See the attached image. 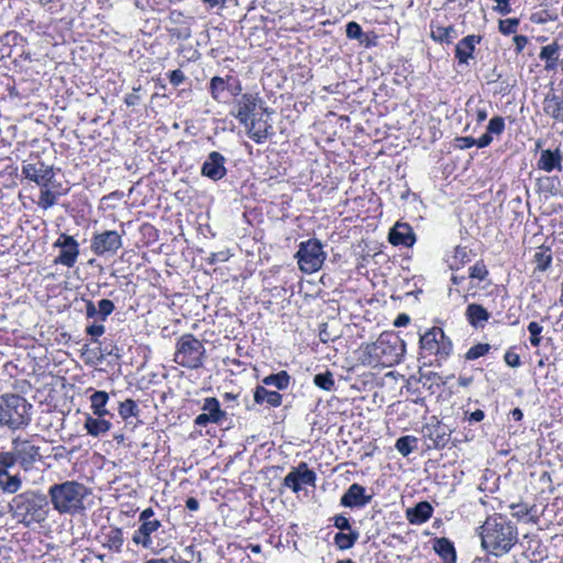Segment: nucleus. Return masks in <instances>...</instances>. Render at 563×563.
I'll return each instance as SVG.
<instances>
[{
	"mask_svg": "<svg viewBox=\"0 0 563 563\" xmlns=\"http://www.w3.org/2000/svg\"><path fill=\"white\" fill-rule=\"evenodd\" d=\"M482 547L495 556H501L518 542L516 525L501 515L488 516L481 526Z\"/></svg>",
	"mask_w": 563,
	"mask_h": 563,
	"instance_id": "f257e3e1",
	"label": "nucleus"
},
{
	"mask_svg": "<svg viewBox=\"0 0 563 563\" xmlns=\"http://www.w3.org/2000/svg\"><path fill=\"white\" fill-rule=\"evenodd\" d=\"M9 508L12 517L24 527L43 523L51 511L47 495L34 489L15 495Z\"/></svg>",
	"mask_w": 563,
	"mask_h": 563,
	"instance_id": "f03ea898",
	"label": "nucleus"
},
{
	"mask_svg": "<svg viewBox=\"0 0 563 563\" xmlns=\"http://www.w3.org/2000/svg\"><path fill=\"white\" fill-rule=\"evenodd\" d=\"M88 495L89 489L76 481L53 484L47 493L48 501L60 515H76L84 511V499Z\"/></svg>",
	"mask_w": 563,
	"mask_h": 563,
	"instance_id": "7ed1b4c3",
	"label": "nucleus"
},
{
	"mask_svg": "<svg viewBox=\"0 0 563 563\" xmlns=\"http://www.w3.org/2000/svg\"><path fill=\"white\" fill-rule=\"evenodd\" d=\"M139 528L132 536V541L136 545L153 551H162L168 545L166 531L162 529L163 525L155 516L153 508L148 507L139 515Z\"/></svg>",
	"mask_w": 563,
	"mask_h": 563,
	"instance_id": "20e7f679",
	"label": "nucleus"
},
{
	"mask_svg": "<svg viewBox=\"0 0 563 563\" xmlns=\"http://www.w3.org/2000/svg\"><path fill=\"white\" fill-rule=\"evenodd\" d=\"M31 408L32 405L18 394L0 395V427L11 431L26 428L32 420Z\"/></svg>",
	"mask_w": 563,
	"mask_h": 563,
	"instance_id": "39448f33",
	"label": "nucleus"
},
{
	"mask_svg": "<svg viewBox=\"0 0 563 563\" xmlns=\"http://www.w3.org/2000/svg\"><path fill=\"white\" fill-rule=\"evenodd\" d=\"M404 352V341L394 333H382L375 343L367 346L368 355L383 365L398 363Z\"/></svg>",
	"mask_w": 563,
	"mask_h": 563,
	"instance_id": "423d86ee",
	"label": "nucleus"
},
{
	"mask_svg": "<svg viewBox=\"0 0 563 563\" xmlns=\"http://www.w3.org/2000/svg\"><path fill=\"white\" fill-rule=\"evenodd\" d=\"M206 349L192 334L181 335L176 344L174 361L184 367L196 369L202 366Z\"/></svg>",
	"mask_w": 563,
	"mask_h": 563,
	"instance_id": "0eeeda50",
	"label": "nucleus"
},
{
	"mask_svg": "<svg viewBox=\"0 0 563 563\" xmlns=\"http://www.w3.org/2000/svg\"><path fill=\"white\" fill-rule=\"evenodd\" d=\"M296 258L300 271L306 274H311L322 267L327 254L323 251L322 243L318 239H310L299 244Z\"/></svg>",
	"mask_w": 563,
	"mask_h": 563,
	"instance_id": "6e6552de",
	"label": "nucleus"
},
{
	"mask_svg": "<svg viewBox=\"0 0 563 563\" xmlns=\"http://www.w3.org/2000/svg\"><path fill=\"white\" fill-rule=\"evenodd\" d=\"M262 110L263 113L269 115L272 111L264 107V101L260 98L258 93H242L234 100L231 114L242 124H246L253 117L257 115L256 110Z\"/></svg>",
	"mask_w": 563,
	"mask_h": 563,
	"instance_id": "1a4fd4ad",
	"label": "nucleus"
},
{
	"mask_svg": "<svg viewBox=\"0 0 563 563\" xmlns=\"http://www.w3.org/2000/svg\"><path fill=\"white\" fill-rule=\"evenodd\" d=\"M420 349L442 360L452 353L453 344L441 328L434 327L420 336Z\"/></svg>",
	"mask_w": 563,
	"mask_h": 563,
	"instance_id": "9d476101",
	"label": "nucleus"
},
{
	"mask_svg": "<svg viewBox=\"0 0 563 563\" xmlns=\"http://www.w3.org/2000/svg\"><path fill=\"white\" fill-rule=\"evenodd\" d=\"M122 235L114 230L95 233L90 250L97 256H113L122 247Z\"/></svg>",
	"mask_w": 563,
	"mask_h": 563,
	"instance_id": "9b49d317",
	"label": "nucleus"
},
{
	"mask_svg": "<svg viewBox=\"0 0 563 563\" xmlns=\"http://www.w3.org/2000/svg\"><path fill=\"white\" fill-rule=\"evenodd\" d=\"M421 434L426 442L427 450L443 449L451 440V429L434 418L422 426Z\"/></svg>",
	"mask_w": 563,
	"mask_h": 563,
	"instance_id": "f8f14e48",
	"label": "nucleus"
},
{
	"mask_svg": "<svg viewBox=\"0 0 563 563\" xmlns=\"http://www.w3.org/2000/svg\"><path fill=\"white\" fill-rule=\"evenodd\" d=\"M12 450L24 471L32 468L34 463L40 460V448L33 445L29 440L16 437L12 439Z\"/></svg>",
	"mask_w": 563,
	"mask_h": 563,
	"instance_id": "ddd939ff",
	"label": "nucleus"
},
{
	"mask_svg": "<svg viewBox=\"0 0 563 563\" xmlns=\"http://www.w3.org/2000/svg\"><path fill=\"white\" fill-rule=\"evenodd\" d=\"M54 246L60 249L58 256L54 260L55 264L67 267H73L76 264L79 256V244L74 236L62 233Z\"/></svg>",
	"mask_w": 563,
	"mask_h": 563,
	"instance_id": "4468645a",
	"label": "nucleus"
},
{
	"mask_svg": "<svg viewBox=\"0 0 563 563\" xmlns=\"http://www.w3.org/2000/svg\"><path fill=\"white\" fill-rule=\"evenodd\" d=\"M22 174L41 187H48L55 176L53 167L41 161L23 164Z\"/></svg>",
	"mask_w": 563,
	"mask_h": 563,
	"instance_id": "2eb2a0df",
	"label": "nucleus"
},
{
	"mask_svg": "<svg viewBox=\"0 0 563 563\" xmlns=\"http://www.w3.org/2000/svg\"><path fill=\"white\" fill-rule=\"evenodd\" d=\"M203 412L195 419V424L206 427L208 423L220 424L227 418V412L220 407V402L214 397H208L202 405Z\"/></svg>",
	"mask_w": 563,
	"mask_h": 563,
	"instance_id": "dca6fc26",
	"label": "nucleus"
},
{
	"mask_svg": "<svg viewBox=\"0 0 563 563\" xmlns=\"http://www.w3.org/2000/svg\"><path fill=\"white\" fill-rule=\"evenodd\" d=\"M373 496V494H366L364 486L354 483L342 495L340 505L349 508H363L372 501Z\"/></svg>",
	"mask_w": 563,
	"mask_h": 563,
	"instance_id": "f3484780",
	"label": "nucleus"
},
{
	"mask_svg": "<svg viewBox=\"0 0 563 563\" xmlns=\"http://www.w3.org/2000/svg\"><path fill=\"white\" fill-rule=\"evenodd\" d=\"M225 157L219 152L209 153L201 166V175L212 179L220 180L227 175Z\"/></svg>",
	"mask_w": 563,
	"mask_h": 563,
	"instance_id": "a211bd4d",
	"label": "nucleus"
},
{
	"mask_svg": "<svg viewBox=\"0 0 563 563\" xmlns=\"http://www.w3.org/2000/svg\"><path fill=\"white\" fill-rule=\"evenodd\" d=\"M263 112L257 118L253 117L246 124L243 126L246 130L247 136L253 140L257 144H262L265 140L273 135V125L268 123L267 120L263 119Z\"/></svg>",
	"mask_w": 563,
	"mask_h": 563,
	"instance_id": "6ab92c4d",
	"label": "nucleus"
},
{
	"mask_svg": "<svg viewBox=\"0 0 563 563\" xmlns=\"http://www.w3.org/2000/svg\"><path fill=\"white\" fill-rule=\"evenodd\" d=\"M542 110L547 117L563 123V92L551 89L543 99Z\"/></svg>",
	"mask_w": 563,
	"mask_h": 563,
	"instance_id": "aec40b11",
	"label": "nucleus"
},
{
	"mask_svg": "<svg viewBox=\"0 0 563 563\" xmlns=\"http://www.w3.org/2000/svg\"><path fill=\"white\" fill-rule=\"evenodd\" d=\"M388 241L395 246L410 247L416 242V235L408 223L396 222L389 231Z\"/></svg>",
	"mask_w": 563,
	"mask_h": 563,
	"instance_id": "412c9836",
	"label": "nucleus"
},
{
	"mask_svg": "<svg viewBox=\"0 0 563 563\" xmlns=\"http://www.w3.org/2000/svg\"><path fill=\"white\" fill-rule=\"evenodd\" d=\"M563 155L560 148L552 150H543L541 151L540 157L538 159L537 166L539 169L544 170L547 173H551L552 170H562Z\"/></svg>",
	"mask_w": 563,
	"mask_h": 563,
	"instance_id": "4be33fe9",
	"label": "nucleus"
},
{
	"mask_svg": "<svg viewBox=\"0 0 563 563\" xmlns=\"http://www.w3.org/2000/svg\"><path fill=\"white\" fill-rule=\"evenodd\" d=\"M481 42L478 35H467L462 38L455 46V57L460 64H468V60L473 57L475 45Z\"/></svg>",
	"mask_w": 563,
	"mask_h": 563,
	"instance_id": "5701e85b",
	"label": "nucleus"
},
{
	"mask_svg": "<svg viewBox=\"0 0 563 563\" xmlns=\"http://www.w3.org/2000/svg\"><path fill=\"white\" fill-rule=\"evenodd\" d=\"M433 514V507L428 501H420L415 507L406 510V517L411 525H422L428 521Z\"/></svg>",
	"mask_w": 563,
	"mask_h": 563,
	"instance_id": "b1692460",
	"label": "nucleus"
},
{
	"mask_svg": "<svg viewBox=\"0 0 563 563\" xmlns=\"http://www.w3.org/2000/svg\"><path fill=\"white\" fill-rule=\"evenodd\" d=\"M465 317L472 327L484 328L490 314L482 305L470 303L466 307Z\"/></svg>",
	"mask_w": 563,
	"mask_h": 563,
	"instance_id": "393cba45",
	"label": "nucleus"
},
{
	"mask_svg": "<svg viewBox=\"0 0 563 563\" xmlns=\"http://www.w3.org/2000/svg\"><path fill=\"white\" fill-rule=\"evenodd\" d=\"M102 545L109 550L120 553L124 543L123 532L120 528L110 527L102 532Z\"/></svg>",
	"mask_w": 563,
	"mask_h": 563,
	"instance_id": "a878e982",
	"label": "nucleus"
},
{
	"mask_svg": "<svg viewBox=\"0 0 563 563\" xmlns=\"http://www.w3.org/2000/svg\"><path fill=\"white\" fill-rule=\"evenodd\" d=\"M254 402L257 405L266 402L271 407H279L283 402V395L260 385L254 389Z\"/></svg>",
	"mask_w": 563,
	"mask_h": 563,
	"instance_id": "bb28decb",
	"label": "nucleus"
},
{
	"mask_svg": "<svg viewBox=\"0 0 563 563\" xmlns=\"http://www.w3.org/2000/svg\"><path fill=\"white\" fill-rule=\"evenodd\" d=\"M433 549L437 554L442 559L443 563H455L456 552L453 543L446 538H439L434 540Z\"/></svg>",
	"mask_w": 563,
	"mask_h": 563,
	"instance_id": "cd10ccee",
	"label": "nucleus"
},
{
	"mask_svg": "<svg viewBox=\"0 0 563 563\" xmlns=\"http://www.w3.org/2000/svg\"><path fill=\"white\" fill-rule=\"evenodd\" d=\"M89 400L90 408L95 416L103 418L110 413L107 409V404L109 401V394L107 391L97 390L90 396Z\"/></svg>",
	"mask_w": 563,
	"mask_h": 563,
	"instance_id": "c85d7f7f",
	"label": "nucleus"
},
{
	"mask_svg": "<svg viewBox=\"0 0 563 563\" xmlns=\"http://www.w3.org/2000/svg\"><path fill=\"white\" fill-rule=\"evenodd\" d=\"M84 427L89 435L100 437L106 434L111 429L112 424L106 419L87 416Z\"/></svg>",
	"mask_w": 563,
	"mask_h": 563,
	"instance_id": "c756f323",
	"label": "nucleus"
},
{
	"mask_svg": "<svg viewBox=\"0 0 563 563\" xmlns=\"http://www.w3.org/2000/svg\"><path fill=\"white\" fill-rule=\"evenodd\" d=\"M22 486L19 474L11 475L10 472L0 473V488L5 494H15Z\"/></svg>",
	"mask_w": 563,
	"mask_h": 563,
	"instance_id": "7c9ffc66",
	"label": "nucleus"
},
{
	"mask_svg": "<svg viewBox=\"0 0 563 563\" xmlns=\"http://www.w3.org/2000/svg\"><path fill=\"white\" fill-rule=\"evenodd\" d=\"M540 59L545 62V69L553 70L559 59V45L556 43L549 44L541 48Z\"/></svg>",
	"mask_w": 563,
	"mask_h": 563,
	"instance_id": "2f4dec72",
	"label": "nucleus"
},
{
	"mask_svg": "<svg viewBox=\"0 0 563 563\" xmlns=\"http://www.w3.org/2000/svg\"><path fill=\"white\" fill-rule=\"evenodd\" d=\"M263 384L274 386L278 390L286 389L290 384V375L286 371H280L277 374H271L263 378Z\"/></svg>",
	"mask_w": 563,
	"mask_h": 563,
	"instance_id": "473e14b6",
	"label": "nucleus"
},
{
	"mask_svg": "<svg viewBox=\"0 0 563 563\" xmlns=\"http://www.w3.org/2000/svg\"><path fill=\"white\" fill-rule=\"evenodd\" d=\"M360 538V533L356 530H351L349 533L338 532L334 536V544L340 550L351 549Z\"/></svg>",
	"mask_w": 563,
	"mask_h": 563,
	"instance_id": "72a5a7b5",
	"label": "nucleus"
},
{
	"mask_svg": "<svg viewBox=\"0 0 563 563\" xmlns=\"http://www.w3.org/2000/svg\"><path fill=\"white\" fill-rule=\"evenodd\" d=\"M560 180L558 177L544 176L537 179L536 186L539 192L551 196L558 195V186Z\"/></svg>",
	"mask_w": 563,
	"mask_h": 563,
	"instance_id": "f704fd0d",
	"label": "nucleus"
},
{
	"mask_svg": "<svg viewBox=\"0 0 563 563\" xmlns=\"http://www.w3.org/2000/svg\"><path fill=\"white\" fill-rule=\"evenodd\" d=\"M120 417L126 421L131 417H137L140 415V408L133 399H125L119 404L118 408Z\"/></svg>",
	"mask_w": 563,
	"mask_h": 563,
	"instance_id": "c9c22d12",
	"label": "nucleus"
},
{
	"mask_svg": "<svg viewBox=\"0 0 563 563\" xmlns=\"http://www.w3.org/2000/svg\"><path fill=\"white\" fill-rule=\"evenodd\" d=\"M431 36L435 41L451 43L456 37V31L453 26H437L432 29Z\"/></svg>",
	"mask_w": 563,
	"mask_h": 563,
	"instance_id": "e433bc0d",
	"label": "nucleus"
},
{
	"mask_svg": "<svg viewBox=\"0 0 563 563\" xmlns=\"http://www.w3.org/2000/svg\"><path fill=\"white\" fill-rule=\"evenodd\" d=\"M533 257L534 263L537 264V269L541 272L548 269L552 263V253L549 247H539Z\"/></svg>",
	"mask_w": 563,
	"mask_h": 563,
	"instance_id": "4c0bfd02",
	"label": "nucleus"
},
{
	"mask_svg": "<svg viewBox=\"0 0 563 563\" xmlns=\"http://www.w3.org/2000/svg\"><path fill=\"white\" fill-rule=\"evenodd\" d=\"M300 485L316 486L317 475L313 471L308 468L307 463L301 462L296 467Z\"/></svg>",
	"mask_w": 563,
	"mask_h": 563,
	"instance_id": "58836bf2",
	"label": "nucleus"
},
{
	"mask_svg": "<svg viewBox=\"0 0 563 563\" xmlns=\"http://www.w3.org/2000/svg\"><path fill=\"white\" fill-rule=\"evenodd\" d=\"M417 438L405 435L396 441L395 448L402 456H408L416 449Z\"/></svg>",
	"mask_w": 563,
	"mask_h": 563,
	"instance_id": "ea45409f",
	"label": "nucleus"
},
{
	"mask_svg": "<svg viewBox=\"0 0 563 563\" xmlns=\"http://www.w3.org/2000/svg\"><path fill=\"white\" fill-rule=\"evenodd\" d=\"M229 85L222 77L214 76L210 80V93L216 101L221 100V95L224 90H228Z\"/></svg>",
	"mask_w": 563,
	"mask_h": 563,
	"instance_id": "a19ab883",
	"label": "nucleus"
},
{
	"mask_svg": "<svg viewBox=\"0 0 563 563\" xmlns=\"http://www.w3.org/2000/svg\"><path fill=\"white\" fill-rule=\"evenodd\" d=\"M313 383L319 388L330 391L334 387V379L331 372L327 371L325 373L317 374L313 377Z\"/></svg>",
	"mask_w": 563,
	"mask_h": 563,
	"instance_id": "79ce46f5",
	"label": "nucleus"
},
{
	"mask_svg": "<svg viewBox=\"0 0 563 563\" xmlns=\"http://www.w3.org/2000/svg\"><path fill=\"white\" fill-rule=\"evenodd\" d=\"M56 203V195L49 190L47 187H42L40 198H38V207L44 210L49 209Z\"/></svg>",
	"mask_w": 563,
	"mask_h": 563,
	"instance_id": "37998d69",
	"label": "nucleus"
},
{
	"mask_svg": "<svg viewBox=\"0 0 563 563\" xmlns=\"http://www.w3.org/2000/svg\"><path fill=\"white\" fill-rule=\"evenodd\" d=\"M490 350V345L488 343H478L472 346L465 354V358L468 361L477 360L484 355H486Z\"/></svg>",
	"mask_w": 563,
	"mask_h": 563,
	"instance_id": "c03bdc74",
	"label": "nucleus"
},
{
	"mask_svg": "<svg viewBox=\"0 0 563 563\" xmlns=\"http://www.w3.org/2000/svg\"><path fill=\"white\" fill-rule=\"evenodd\" d=\"M518 25H519V19L511 18V19L499 20L498 29H499V32L503 33L504 35H510V34H516Z\"/></svg>",
	"mask_w": 563,
	"mask_h": 563,
	"instance_id": "a18cd8bd",
	"label": "nucleus"
},
{
	"mask_svg": "<svg viewBox=\"0 0 563 563\" xmlns=\"http://www.w3.org/2000/svg\"><path fill=\"white\" fill-rule=\"evenodd\" d=\"M16 463H19V461L13 450L10 452L0 453V473L9 472V470L13 467Z\"/></svg>",
	"mask_w": 563,
	"mask_h": 563,
	"instance_id": "49530a36",
	"label": "nucleus"
},
{
	"mask_svg": "<svg viewBox=\"0 0 563 563\" xmlns=\"http://www.w3.org/2000/svg\"><path fill=\"white\" fill-rule=\"evenodd\" d=\"M528 331L530 333V343L532 346L537 347L541 343V332L543 331V327L536 321H532L528 324Z\"/></svg>",
	"mask_w": 563,
	"mask_h": 563,
	"instance_id": "de8ad7c7",
	"label": "nucleus"
},
{
	"mask_svg": "<svg viewBox=\"0 0 563 563\" xmlns=\"http://www.w3.org/2000/svg\"><path fill=\"white\" fill-rule=\"evenodd\" d=\"M488 275V271L483 261L476 262L470 268V277L478 280H484Z\"/></svg>",
	"mask_w": 563,
	"mask_h": 563,
	"instance_id": "09e8293b",
	"label": "nucleus"
},
{
	"mask_svg": "<svg viewBox=\"0 0 563 563\" xmlns=\"http://www.w3.org/2000/svg\"><path fill=\"white\" fill-rule=\"evenodd\" d=\"M114 310V303L110 299H101L98 302L99 319L104 321Z\"/></svg>",
	"mask_w": 563,
	"mask_h": 563,
	"instance_id": "8fccbe9b",
	"label": "nucleus"
},
{
	"mask_svg": "<svg viewBox=\"0 0 563 563\" xmlns=\"http://www.w3.org/2000/svg\"><path fill=\"white\" fill-rule=\"evenodd\" d=\"M505 130V120L503 117H494L489 120L487 132L489 134L500 135Z\"/></svg>",
	"mask_w": 563,
	"mask_h": 563,
	"instance_id": "3c124183",
	"label": "nucleus"
},
{
	"mask_svg": "<svg viewBox=\"0 0 563 563\" xmlns=\"http://www.w3.org/2000/svg\"><path fill=\"white\" fill-rule=\"evenodd\" d=\"M284 485L289 487L294 493L301 489L296 468H292L284 478Z\"/></svg>",
	"mask_w": 563,
	"mask_h": 563,
	"instance_id": "603ef678",
	"label": "nucleus"
},
{
	"mask_svg": "<svg viewBox=\"0 0 563 563\" xmlns=\"http://www.w3.org/2000/svg\"><path fill=\"white\" fill-rule=\"evenodd\" d=\"M346 36L351 40H361L363 36L362 27L358 23L351 21L346 24Z\"/></svg>",
	"mask_w": 563,
	"mask_h": 563,
	"instance_id": "864d4df0",
	"label": "nucleus"
},
{
	"mask_svg": "<svg viewBox=\"0 0 563 563\" xmlns=\"http://www.w3.org/2000/svg\"><path fill=\"white\" fill-rule=\"evenodd\" d=\"M333 525L335 528H338L339 530H341V532L343 531H351L352 528H351V523H350V520L343 516V515H336L333 517Z\"/></svg>",
	"mask_w": 563,
	"mask_h": 563,
	"instance_id": "5fc2aeb1",
	"label": "nucleus"
},
{
	"mask_svg": "<svg viewBox=\"0 0 563 563\" xmlns=\"http://www.w3.org/2000/svg\"><path fill=\"white\" fill-rule=\"evenodd\" d=\"M504 360L508 366L514 368L519 367L521 365L520 356L517 353L510 351L506 352Z\"/></svg>",
	"mask_w": 563,
	"mask_h": 563,
	"instance_id": "6e6d98bb",
	"label": "nucleus"
},
{
	"mask_svg": "<svg viewBox=\"0 0 563 563\" xmlns=\"http://www.w3.org/2000/svg\"><path fill=\"white\" fill-rule=\"evenodd\" d=\"M493 1L497 3V5L494 8V10L497 11L498 13L506 15L511 12L510 0H493Z\"/></svg>",
	"mask_w": 563,
	"mask_h": 563,
	"instance_id": "4d7b16f0",
	"label": "nucleus"
},
{
	"mask_svg": "<svg viewBox=\"0 0 563 563\" xmlns=\"http://www.w3.org/2000/svg\"><path fill=\"white\" fill-rule=\"evenodd\" d=\"M456 147L466 150L475 145V139L472 136H461L455 139Z\"/></svg>",
	"mask_w": 563,
	"mask_h": 563,
	"instance_id": "13d9d810",
	"label": "nucleus"
},
{
	"mask_svg": "<svg viewBox=\"0 0 563 563\" xmlns=\"http://www.w3.org/2000/svg\"><path fill=\"white\" fill-rule=\"evenodd\" d=\"M141 89V86L139 87H134L133 88V92L132 93H129L126 95V97L124 98V102L126 106L129 107H133V106H136L139 102H140V96L137 95V92L140 91Z\"/></svg>",
	"mask_w": 563,
	"mask_h": 563,
	"instance_id": "bf43d9fd",
	"label": "nucleus"
},
{
	"mask_svg": "<svg viewBox=\"0 0 563 563\" xmlns=\"http://www.w3.org/2000/svg\"><path fill=\"white\" fill-rule=\"evenodd\" d=\"M185 78L186 77L180 69H175L169 74V82L175 87L181 85Z\"/></svg>",
	"mask_w": 563,
	"mask_h": 563,
	"instance_id": "052dcab7",
	"label": "nucleus"
},
{
	"mask_svg": "<svg viewBox=\"0 0 563 563\" xmlns=\"http://www.w3.org/2000/svg\"><path fill=\"white\" fill-rule=\"evenodd\" d=\"M86 332L92 338H98L106 332V328L103 324H91L86 328Z\"/></svg>",
	"mask_w": 563,
	"mask_h": 563,
	"instance_id": "680f3d73",
	"label": "nucleus"
},
{
	"mask_svg": "<svg viewBox=\"0 0 563 563\" xmlns=\"http://www.w3.org/2000/svg\"><path fill=\"white\" fill-rule=\"evenodd\" d=\"M86 316L90 319L99 318L98 307L91 300H86Z\"/></svg>",
	"mask_w": 563,
	"mask_h": 563,
	"instance_id": "e2e57ef3",
	"label": "nucleus"
},
{
	"mask_svg": "<svg viewBox=\"0 0 563 563\" xmlns=\"http://www.w3.org/2000/svg\"><path fill=\"white\" fill-rule=\"evenodd\" d=\"M492 141H493L492 135L488 132H486L479 139H475V145L478 148H483V147L488 146L492 143Z\"/></svg>",
	"mask_w": 563,
	"mask_h": 563,
	"instance_id": "0e129e2a",
	"label": "nucleus"
},
{
	"mask_svg": "<svg viewBox=\"0 0 563 563\" xmlns=\"http://www.w3.org/2000/svg\"><path fill=\"white\" fill-rule=\"evenodd\" d=\"M514 43H515V46H516V51L518 53H520L527 45L528 43V37L525 36V35H515L514 36Z\"/></svg>",
	"mask_w": 563,
	"mask_h": 563,
	"instance_id": "69168bd1",
	"label": "nucleus"
},
{
	"mask_svg": "<svg viewBox=\"0 0 563 563\" xmlns=\"http://www.w3.org/2000/svg\"><path fill=\"white\" fill-rule=\"evenodd\" d=\"M144 563H189V562L186 560H183V559L175 560L174 558H170V559L159 558V559H150V560L145 561Z\"/></svg>",
	"mask_w": 563,
	"mask_h": 563,
	"instance_id": "338daca9",
	"label": "nucleus"
},
{
	"mask_svg": "<svg viewBox=\"0 0 563 563\" xmlns=\"http://www.w3.org/2000/svg\"><path fill=\"white\" fill-rule=\"evenodd\" d=\"M173 35L178 38L187 40L191 36V31L188 26L173 30Z\"/></svg>",
	"mask_w": 563,
	"mask_h": 563,
	"instance_id": "774afa93",
	"label": "nucleus"
}]
</instances>
